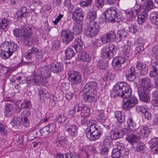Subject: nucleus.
Returning a JSON list of instances; mask_svg holds the SVG:
<instances>
[{
    "label": "nucleus",
    "instance_id": "nucleus-38",
    "mask_svg": "<svg viewBox=\"0 0 158 158\" xmlns=\"http://www.w3.org/2000/svg\"><path fill=\"white\" fill-rule=\"evenodd\" d=\"M66 58L67 59H70L73 57L75 53L72 48H68L65 50Z\"/></svg>",
    "mask_w": 158,
    "mask_h": 158
},
{
    "label": "nucleus",
    "instance_id": "nucleus-31",
    "mask_svg": "<svg viewBox=\"0 0 158 158\" xmlns=\"http://www.w3.org/2000/svg\"><path fill=\"white\" fill-rule=\"evenodd\" d=\"M148 17V13L146 11L142 12L138 16L137 21L139 24H142L145 21V19H147Z\"/></svg>",
    "mask_w": 158,
    "mask_h": 158
},
{
    "label": "nucleus",
    "instance_id": "nucleus-55",
    "mask_svg": "<svg viewBox=\"0 0 158 158\" xmlns=\"http://www.w3.org/2000/svg\"><path fill=\"white\" fill-rule=\"evenodd\" d=\"M145 148V146L144 143L139 142L137 144L136 149L138 151L142 152H143Z\"/></svg>",
    "mask_w": 158,
    "mask_h": 158
},
{
    "label": "nucleus",
    "instance_id": "nucleus-1",
    "mask_svg": "<svg viewBox=\"0 0 158 158\" xmlns=\"http://www.w3.org/2000/svg\"><path fill=\"white\" fill-rule=\"evenodd\" d=\"M131 94V90L129 85L124 82H118L114 85L111 92V97L116 95L123 98V108L127 109L134 107L138 103V100L135 97L129 98Z\"/></svg>",
    "mask_w": 158,
    "mask_h": 158
},
{
    "label": "nucleus",
    "instance_id": "nucleus-36",
    "mask_svg": "<svg viewBox=\"0 0 158 158\" xmlns=\"http://www.w3.org/2000/svg\"><path fill=\"white\" fill-rule=\"evenodd\" d=\"M56 121L59 123H62L63 125L66 126V124L69 122L68 119L64 116H62L60 114L57 115L56 118Z\"/></svg>",
    "mask_w": 158,
    "mask_h": 158
},
{
    "label": "nucleus",
    "instance_id": "nucleus-27",
    "mask_svg": "<svg viewBox=\"0 0 158 158\" xmlns=\"http://www.w3.org/2000/svg\"><path fill=\"white\" fill-rule=\"evenodd\" d=\"M131 133L128 135L126 138V140L130 143L133 144L135 143H136L138 142L140 139L139 137L136 134Z\"/></svg>",
    "mask_w": 158,
    "mask_h": 158
},
{
    "label": "nucleus",
    "instance_id": "nucleus-28",
    "mask_svg": "<svg viewBox=\"0 0 158 158\" xmlns=\"http://www.w3.org/2000/svg\"><path fill=\"white\" fill-rule=\"evenodd\" d=\"M115 117L117 118L118 122L121 124L123 123L125 121V115L123 113L120 111L115 112Z\"/></svg>",
    "mask_w": 158,
    "mask_h": 158
},
{
    "label": "nucleus",
    "instance_id": "nucleus-50",
    "mask_svg": "<svg viewBox=\"0 0 158 158\" xmlns=\"http://www.w3.org/2000/svg\"><path fill=\"white\" fill-rule=\"evenodd\" d=\"M106 34L111 41L113 40L114 39H115L117 40V34H115L114 31H111L108 32Z\"/></svg>",
    "mask_w": 158,
    "mask_h": 158
},
{
    "label": "nucleus",
    "instance_id": "nucleus-5",
    "mask_svg": "<svg viewBox=\"0 0 158 158\" xmlns=\"http://www.w3.org/2000/svg\"><path fill=\"white\" fill-rule=\"evenodd\" d=\"M99 31V26L97 22L95 21H90L84 29L85 34L89 37L95 36Z\"/></svg>",
    "mask_w": 158,
    "mask_h": 158
},
{
    "label": "nucleus",
    "instance_id": "nucleus-4",
    "mask_svg": "<svg viewBox=\"0 0 158 158\" xmlns=\"http://www.w3.org/2000/svg\"><path fill=\"white\" fill-rule=\"evenodd\" d=\"M19 48V46L14 42H5L0 46V55L2 58L6 59Z\"/></svg>",
    "mask_w": 158,
    "mask_h": 158
},
{
    "label": "nucleus",
    "instance_id": "nucleus-42",
    "mask_svg": "<svg viewBox=\"0 0 158 158\" xmlns=\"http://www.w3.org/2000/svg\"><path fill=\"white\" fill-rule=\"evenodd\" d=\"M81 60L84 61L89 62L91 60V58L88 53L85 52H83L81 55Z\"/></svg>",
    "mask_w": 158,
    "mask_h": 158
},
{
    "label": "nucleus",
    "instance_id": "nucleus-54",
    "mask_svg": "<svg viewBox=\"0 0 158 158\" xmlns=\"http://www.w3.org/2000/svg\"><path fill=\"white\" fill-rule=\"evenodd\" d=\"M100 40L103 44H106L111 41L106 34L102 35L100 38Z\"/></svg>",
    "mask_w": 158,
    "mask_h": 158
},
{
    "label": "nucleus",
    "instance_id": "nucleus-25",
    "mask_svg": "<svg viewBox=\"0 0 158 158\" xmlns=\"http://www.w3.org/2000/svg\"><path fill=\"white\" fill-rule=\"evenodd\" d=\"M136 48L135 50V52L137 54L143 52L144 48L143 46L144 45V41L142 39H140L135 44Z\"/></svg>",
    "mask_w": 158,
    "mask_h": 158
},
{
    "label": "nucleus",
    "instance_id": "nucleus-49",
    "mask_svg": "<svg viewBox=\"0 0 158 158\" xmlns=\"http://www.w3.org/2000/svg\"><path fill=\"white\" fill-rule=\"evenodd\" d=\"M147 109V107L145 106H138L136 108V111L141 113H144Z\"/></svg>",
    "mask_w": 158,
    "mask_h": 158
},
{
    "label": "nucleus",
    "instance_id": "nucleus-24",
    "mask_svg": "<svg viewBox=\"0 0 158 158\" xmlns=\"http://www.w3.org/2000/svg\"><path fill=\"white\" fill-rule=\"evenodd\" d=\"M158 75V64L156 62H152L151 64L149 76L151 77H156Z\"/></svg>",
    "mask_w": 158,
    "mask_h": 158
},
{
    "label": "nucleus",
    "instance_id": "nucleus-10",
    "mask_svg": "<svg viewBox=\"0 0 158 158\" xmlns=\"http://www.w3.org/2000/svg\"><path fill=\"white\" fill-rule=\"evenodd\" d=\"M84 17V13L82 9L77 7L72 14V18L77 23L81 22Z\"/></svg>",
    "mask_w": 158,
    "mask_h": 158
},
{
    "label": "nucleus",
    "instance_id": "nucleus-41",
    "mask_svg": "<svg viewBox=\"0 0 158 158\" xmlns=\"http://www.w3.org/2000/svg\"><path fill=\"white\" fill-rule=\"evenodd\" d=\"M74 34L78 35L80 34L82 31V28L81 25L77 23L75 24L73 28Z\"/></svg>",
    "mask_w": 158,
    "mask_h": 158
},
{
    "label": "nucleus",
    "instance_id": "nucleus-51",
    "mask_svg": "<svg viewBox=\"0 0 158 158\" xmlns=\"http://www.w3.org/2000/svg\"><path fill=\"white\" fill-rule=\"evenodd\" d=\"M97 66L101 69H106L108 67L107 64L104 63L102 60H99L97 63Z\"/></svg>",
    "mask_w": 158,
    "mask_h": 158
},
{
    "label": "nucleus",
    "instance_id": "nucleus-14",
    "mask_svg": "<svg viewBox=\"0 0 158 158\" xmlns=\"http://www.w3.org/2000/svg\"><path fill=\"white\" fill-rule=\"evenodd\" d=\"M152 85L150 79L147 77H145L141 79L139 81L138 88L150 90Z\"/></svg>",
    "mask_w": 158,
    "mask_h": 158
},
{
    "label": "nucleus",
    "instance_id": "nucleus-26",
    "mask_svg": "<svg viewBox=\"0 0 158 158\" xmlns=\"http://www.w3.org/2000/svg\"><path fill=\"white\" fill-rule=\"evenodd\" d=\"M136 67L140 70L141 73L145 75L148 72V67L144 63L138 62L136 64Z\"/></svg>",
    "mask_w": 158,
    "mask_h": 158
},
{
    "label": "nucleus",
    "instance_id": "nucleus-64",
    "mask_svg": "<svg viewBox=\"0 0 158 158\" xmlns=\"http://www.w3.org/2000/svg\"><path fill=\"white\" fill-rule=\"evenodd\" d=\"M31 114V112L29 110H24L22 114L21 115L22 118L27 117L29 116Z\"/></svg>",
    "mask_w": 158,
    "mask_h": 158
},
{
    "label": "nucleus",
    "instance_id": "nucleus-35",
    "mask_svg": "<svg viewBox=\"0 0 158 158\" xmlns=\"http://www.w3.org/2000/svg\"><path fill=\"white\" fill-rule=\"evenodd\" d=\"M150 142L151 144V147L152 151H154L155 153L158 154V147L155 148L158 144V138H153L150 141Z\"/></svg>",
    "mask_w": 158,
    "mask_h": 158
},
{
    "label": "nucleus",
    "instance_id": "nucleus-58",
    "mask_svg": "<svg viewBox=\"0 0 158 158\" xmlns=\"http://www.w3.org/2000/svg\"><path fill=\"white\" fill-rule=\"evenodd\" d=\"M109 148L105 146H102L101 149L100 153L102 155H107L108 153Z\"/></svg>",
    "mask_w": 158,
    "mask_h": 158
},
{
    "label": "nucleus",
    "instance_id": "nucleus-8",
    "mask_svg": "<svg viewBox=\"0 0 158 158\" xmlns=\"http://www.w3.org/2000/svg\"><path fill=\"white\" fill-rule=\"evenodd\" d=\"M69 81L73 85L79 84L81 81V73L77 71H72L68 74Z\"/></svg>",
    "mask_w": 158,
    "mask_h": 158
},
{
    "label": "nucleus",
    "instance_id": "nucleus-15",
    "mask_svg": "<svg viewBox=\"0 0 158 158\" xmlns=\"http://www.w3.org/2000/svg\"><path fill=\"white\" fill-rule=\"evenodd\" d=\"M61 34L63 42L66 44H68L74 37L73 33L69 30L63 31Z\"/></svg>",
    "mask_w": 158,
    "mask_h": 158
},
{
    "label": "nucleus",
    "instance_id": "nucleus-13",
    "mask_svg": "<svg viewBox=\"0 0 158 158\" xmlns=\"http://www.w3.org/2000/svg\"><path fill=\"white\" fill-rule=\"evenodd\" d=\"M149 90L138 88V94L140 100L146 102H148L150 101V97L148 94V92Z\"/></svg>",
    "mask_w": 158,
    "mask_h": 158
},
{
    "label": "nucleus",
    "instance_id": "nucleus-3",
    "mask_svg": "<svg viewBox=\"0 0 158 158\" xmlns=\"http://www.w3.org/2000/svg\"><path fill=\"white\" fill-rule=\"evenodd\" d=\"M128 127L126 129L128 133L133 132L138 135L139 138L142 136L143 138H147L150 134V129L147 127H141L136 129V125L133 122L132 119L129 118L127 121Z\"/></svg>",
    "mask_w": 158,
    "mask_h": 158
},
{
    "label": "nucleus",
    "instance_id": "nucleus-17",
    "mask_svg": "<svg viewBox=\"0 0 158 158\" xmlns=\"http://www.w3.org/2000/svg\"><path fill=\"white\" fill-rule=\"evenodd\" d=\"M17 19L19 20H20L23 18H26L29 15V10L27 9L26 7H21L20 11H18L16 14Z\"/></svg>",
    "mask_w": 158,
    "mask_h": 158
},
{
    "label": "nucleus",
    "instance_id": "nucleus-32",
    "mask_svg": "<svg viewBox=\"0 0 158 158\" xmlns=\"http://www.w3.org/2000/svg\"><path fill=\"white\" fill-rule=\"evenodd\" d=\"M117 41L119 42L127 36V33L124 29H122L117 31Z\"/></svg>",
    "mask_w": 158,
    "mask_h": 158
},
{
    "label": "nucleus",
    "instance_id": "nucleus-47",
    "mask_svg": "<svg viewBox=\"0 0 158 158\" xmlns=\"http://www.w3.org/2000/svg\"><path fill=\"white\" fill-rule=\"evenodd\" d=\"M90 111V109L87 107L83 106L81 110V115L82 117H86L89 114Z\"/></svg>",
    "mask_w": 158,
    "mask_h": 158
},
{
    "label": "nucleus",
    "instance_id": "nucleus-60",
    "mask_svg": "<svg viewBox=\"0 0 158 158\" xmlns=\"http://www.w3.org/2000/svg\"><path fill=\"white\" fill-rule=\"evenodd\" d=\"M7 130L6 127L0 123V133L2 135H6L7 133Z\"/></svg>",
    "mask_w": 158,
    "mask_h": 158
},
{
    "label": "nucleus",
    "instance_id": "nucleus-30",
    "mask_svg": "<svg viewBox=\"0 0 158 158\" xmlns=\"http://www.w3.org/2000/svg\"><path fill=\"white\" fill-rule=\"evenodd\" d=\"M39 73L45 79L51 75V73L48 70V68L46 66L41 69Z\"/></svg>",
    "mask_w": 158,
    "mask_h": 158
},
{
    "label": "nucleus",
    "instance_id": "nucleus-21",
    "mask_svg": "<svg viewBox=\"0 0 158 158\" xmlns=\"http://www.w3.org/2000/svg\"><path fill=\"white\" fill-rule=\"evenodd\" d=\"M76 52H81L83 50V42L79 38H76L73 44Z\"/></svg>",
    "mask_w": 158,
    "mask_h": 158
},
{
    "label": "nucleus",
    "instance_id": "nucleus-59",
    "mask_svg": "<svg viewBox=\"0 0 158 158\" xmlns=\"http://www.w3.org/2000/svg\"><path fill=\"white\" fill-rule=\"evenodd\" d=\"M96 6L99 8H102L104 3V0H95Z\"/></svg>",
    "mask_w": 158,
    "mask_h": 158
},
{
    "label": "nucleus",
    "instance_id": "nucleus-19",
    "mask_svg": "<svg viewBox=\"0 0 158 158\" xmlns=\"http://www.w3.org/2000/svg\"><path fill=\"white\" fill-rule=\"evenodd\" d=\"M37 51V48L33 47L29 49L25 53V57L28 60H31L34 59L36 53Z\"/></svg>",
    "mask_w": 158,
    "mask_h": 158
},
{
    "label": "nucleus",
    "instance_id": "nucleus-2",
    "mask_svg": "<svg viewBox=\"0 0 158 158\" xmlns=\"http://www.w3.org/2000/svg\"><path fill=\"white\" fill-rule=\"evenodd\" d=\"M89 121L87 120L86 118L83 117L81 119V124L85 125H87L88 127L85 130V133L87 137L90 140L95 141L98 139L101 135V132L100 127L97 124L91 123Z\"/></svg>",
    "mask_w": 158,
    "mask_h": 158
},
{
    "label": "nucleus",
    "instance_id": "nucleus-44",
    "mask_svg": "<svg viewBox=\"0 0 158 158\" xmlns=\"http://www.w3.org/2000/svg\"><path fill=\"white\" fill-rule=\"evenodd\" d=\"M101 42V40H99L98 39L96 38L94 39L92 41V46L94 48H96L99 47H100L102 45Z\"/></svg>",
    "mask_w": 158,
    "mask_h": 158
},
{
    "label": "nucleus",
    "instance_id": "nucleus-12",
    "mask_svg": "<svg viewBox=\"0 0 158 158\" xmlns=\"http://www.w3.org/2000/svg\"><path fill=\"white\" fill-rule=\"evenodd\" d=\"M125 59L123 57L119 56L113 59L112 64L114 69L115 70L120 71L122 69L121 64L125 62Z\"/></svg>",
    "mask_w": 158,
    "mask_h": 158
},
{
    "label": "nucleus",
    "instance_id": "nucleus-45",
    "mask_svg": "<svg viewBox=\"0 0 158 158\" xmlns=\"http://www.w3.org/2000/svg\"><path fill=\"white\" fill-rule=\"evenodd\" d=\"M9 23V22L7 19H2L0 23V30L6 28Z\"/></svg>",
    "mask_w": 158,
    "mask_h": 158
},
{
    "label": "nucleus",
    "instance_id": "nucleus-23",
    "mask_svg": "<svg viewBox=\"0 0 158 158\" xmlns=\"http://www.w3.org/2000/svg\"><path fill=\"white\" fill-rule=\"evenodd\" d=\"M125 134V132L122 129H117L112 131L111 133V138L114 139H116L122 138Z\"/></svg>",
    "mask_w": 158,
    "mask_h": 158
},
{
    "label": "nucleus",
    "instance_id": "nucleus-56",
    "mask_svg": "<svg viewBox=\"0 0 158 158\" xmlns=\"http://www.w3.org/2000/svg\"><path fill=\"white\" fill-rule=\"evenodd\" d=\"M13 32L14 36L16 37H19L22 35V30L19 28L15 29L13 31Z\"/></svg>",
    "mask_w": 158,
    "mask_h": 158
},
{
    "label": "nucleus",
    "instance_id": "nucleus-18",
    "mask_svg": "<svg viewBox=\"0 0 158 158\" xmlns=\"http://www.w3.org/2000/svg\"><path fill=\"white\" fill-rule=\"evenodd\" d=\"M67 125L66 127H68V128L66 129V131L68 132L69 135L72 136L77 135L78 127L75 124H72L70 122H69L67 123Z\"/></svg>",
    "mask_w": 158,
    "mask_h": 158
},
{
    "label": "nucleus",
    "instance_id": "nucleus-37",
    "mask_svg": "<svg viewBox=\"0 0 158 158\" xmlns=\"http://www.w3.org/2000/svg\"><path fill=\"white\" fill-rule=\"evenodd\" d=\"M66 143V139L64 136L58 137L56 140V143L58 146L62 147Z\"/></svg>",
    "mask_w": 158,
    "mask_h": 158
},
{
    "label": "nucleus",
    "instance_id": "nucleus-57",
    "mask_svg": "<svg viewBox=\"0 0 158 158\" xmlns=\"http://www.w3.org/2000/svg\"><path fill=\"white\" fill-rule=\"evenodd\" d=\"M63 4L69 10L73 8V6L70 0H65L63 2Z\"/></svg>",
    "mask_w": 158,
    "mask_h": 158
},
{
    "label": "nucleus",
    "instance_id": "nucleus-62",
    "mask_svg": "<svg viewBox=\"0 0 158 158\" xmlns=\"http://www.w3.org/2000/svg\"><path fill=\"white\" fill-rule=\"evenodd\" d=\"M83 106H79L78 104H76L74 106V109L75 111L77 110V112L79 114L81 115V110L83 109Z\"/></svg>",
    "mask_w": 158,
    "mask_h": 158
},
{
    "label": "nucleus",
    "instance_id": "nucleus-22",
    "mask_svg": "<svg viewBox=\"0 0 158 158\" xmlns=\"http://www.w3.org/2000/svg\"><path fill=\"white\" fill-rule=\"evenodd\" d=\"M96 93H91L89 92H85L82 95V98L83 100L87 103H91L95 100V98L94 95Z\"/></svg>",
    "mask_w": 158,
    "mask_h": 158
},
{
    "label": "nucleus",
    "instance_id": "nucleus-61",
    "mask_svg": "<svg viewBox=\"0 0 158 158\" xmlns=\"http://www.w3.org/2000/svg\"><path fill=\"white\" fill-rule=\"evenodd\" d=\"M137 28L136 25L132 24L129 27L130 31L133 34H135L137 31Z\"/></svg>",
    "mask_w": 158,
    "mask_h": 158
},
{
    "label": "nucleus",
    "instance_id": "nucleus-34",
    "mask_svg": "<svg viewBox=\"0 0 158 158\" xmlns=\"http://www.w3.org/2000/svg\"><path fill=\"white\" fill-rule=\"evenodd\" d=\"M13 109L12 104L8 103L6 104L5 106V115L7 117L10 116L12 114Z\"/></svg>",
    "mask_w": 158,
    "mask_h": 158
},
{
    "label": "nucleus",
    "instance_id": "nucleus-6",
    "mask_svg": "<svg viewBox=\"0 0 158 158\" xmlns=\"http://www.w3.org/2000/svg\"><path fill=\"white\" fill-rule=\"evenodd\" d=\"M103 17L108 19L110 22L114 23L117 22L116 19H118L117 9L114 7H111L106 10L103 14Z\"/></svg>",
    "mask_w": 158,
    "mask_h": 158
},
{
    "label": "nucleus",
    "instance_id": "nucleus-40",
    "mask_svg": "<svg viewBox=\"0 0 158 158\" xmlns=\"http://www.w3.org/2000/svg\"><path fill=\"white\" fill-rule=\"evenodd\" d=\"M97 17L96 11L94 10H90L87 15V18L90 21H94Z\"/></svg>",
    "mask_w": 158,
    "mask_h": 158
},
{
    "label": "nucleus",
    "instance_id": "nucleus-7",
    "mask_svg": "<svg viewBox=\"0 0 158 158\" xmlns=\"http://www.w3.org/2000/svg\"><path fill=\"white\" fill-rule=\"evenodd\" d=\"M113 51H115V46L110 43L103 48L101 52L102 57L104 59H111L114 56Z\"/></svg>",
    "mask_w": 158,
    "mask_h": 158
},
{
    "label": "nucleus",
    "instance_id": "nucleus-63",
    "mask_svg": "<svg viewBox=\"0 0 158 158\" xmlns=\"http://www.w3.org/2000/svg\"><path fill=\"white\" fill-rule=\"evenodd\" d=\"M126 78L127 79L130 81H133L135 79V74H127Z\"/></svg>",
    "mask_w": 158,
    "mask_h": 158
},
{
    "label": "nucleus",
    "instance_id": "nucleus-11",
    "mask_svg": "<svg viewBox=\"0 0 158 158\" xmlns=\"http://www.w3.org/2000/svg\"><path fill=\"white\" fill-rule=\"evenodd\" d=\"M124 148L123 146L118 144H116L112 151V156L114 158H119L121 155H125Z\"/></svg>",
    "mask_w": 158,
    "mask_h": 158
},
{
    "label": "nucleus",
    "instance_id": "nucleus-53",
    "mask_svg": "<svg viewBox=\"0 0 158 158\" xmlns=\"http://www.w3.org/2000/svg\"><path fill=\"white\" fill-rule=\"evenodd\" d=\"M30 105L31 103L29 101L24 100L23 102L21 104V108L22 109L29 108Z\"/></svg>",
    "mask_w": 158,
    "mask_h": 158
},
{
    "label": "nucleus",
    "instance_id": "nucleus-9",
    "mask_svg": "<svg viewBox=\"0 0 158 158\" xmlns=\"http://www.w3.org/2000/svg\"><path fill=\"white\" fill-rule=\"evenodd\" d=\"M45 79L38 73L37 74H33L31 77L28 78L27 81L32 85L37 84H43Z\"/></svg>",
    "mask_w": 158,
    "mask_h": 158
},
{
    "label": "nucleus",
    "instance_id": "nucleus-48",
    "mask_svg": "<svg viewBox=\"0 0 158 158\" xmlns=\"http://www.w3.org/2000/svg\"><path fill=\"white\" fill-rule=\"evenodd\" d=\"M47 91L45 89L42 88H40L39 89V95L40 99H44V98L46 97Z\"/></svg>",
    "mask_w": 158,
    "mask_h": 158
},
{
    "label": "nucleus",
    "instance_id": "nucleus-20",
    "mask_svg": "<svg viewBox=\"0 0 158 158\" xmlns=\"http://www.w3.org/2000/svg\"><path fill=\"white\" fill-rule=\"evenodd\" d=\"M50 69L52 72L57 73L63 70L64 65L61 63H52L50 65Z\"/></svg>",
    "mask_w": 158,
    "mask_h": 158
},
{
    "label": "nucleus",
    "instance_id": "nucleus-33",
    "mask_svg": "<svg viewBox=\"0 0 158 158\" xmlns=\"http://www.w3.org/2000/svg\"><path fill=\"white\" fill-rule=\"evenodd\" d=\"M22 35L24 37H30L32 34V29L28 27L24 26L22 27Z\"/></svg>",
    "mask_w": 158,
    "mask_h": 158
},
{
    "label": "nucleus",
    "instance_id": "nucleus-46",
    "mask_svg": "<svg viewBox=\"0 0 158 158\" xmlns=\"http://www.w3.org/2000/svg\"><path fill=\"white\" fill-rule=\"evenodd\" d=\"M20 118L18 117H15L10 122V123L12 126H20Z\"/></svg>",
    "mask_w": 158,
    "mask_h": 158
},
{
    "label": "nucleus",
    "instance_id": "nucleus-16",
    "mask_svg": "<svg viewBox=\"0 0 158 158\" xmlns=\"http://www.w3.org/2000/svg\"><path fill=\"white\" fill-rule=\"evenodd\" d=\"M97 84L96 82L91 81L86 84L84 88V92L96 93Z\"/></svg>",
    "mask_w": 158,
    "mask_h": 158
},
{
    "label": "nucleus",
    "instance_id": "nucleus-52",
    "mask_svg": "<svg viewBox=\"0 0 158 158\" xmlns=\"http://www.w3.org/2000/svg\"><path fill=\"white\" fill-rule=\"evenodd\" d=\"M40 132L43 135H47L50 133L49 127L47 126H45L40 130Z\"/></svg>",
    "mask_w": 158,
    "mask_h": 158
},
{
    "label": "nucleus",
    "instance_id": "nucleus-39",
    "mask_svg": "<svg viewBox=\"0 0 158 158\" xmlns=\"http://www.w3.org/2000/svg\"><path fill=\"white\" fill-rule=\"evenodd\" d=\"M96 118L99 120L105 121L106 118L105 116L104 113L102 110H98L96 112Z\"/></svg>",
    "mask_w": 158,
    "mask_h": 158
},
{
    "label": "nucleus",
    "instance_id": "nucleus-43",
    "mask_svg": "<svg viewBox=\"0 0 158 158\" xmlns=\"http://www.w3.org/2000/svg\"><path fill=\"white\" fill-rule=\"evenodd\" d=\"M123 50L124 55L126 57H128L130 55V46L128 45H125L123 47Z\"/></svg>",
    "mask_w": 158,
    "mask_h": 158
},
{
    "label": "nucleus",
    "instance_id": "nucleus-29",
    "mask_svg": "<svg viewBox=\"0 0 158 158\" xmlns=\"http://www.w3.org/2000/svg\"><path fill=\"white\" fill-rule=\"evenodd\" d=\"M154 6V3L152 0H146L143 2V9L146 12L152 9Z\"/></svg>",
    "mask_w": 158,
    "mask_h": 158
}]
</instances>
